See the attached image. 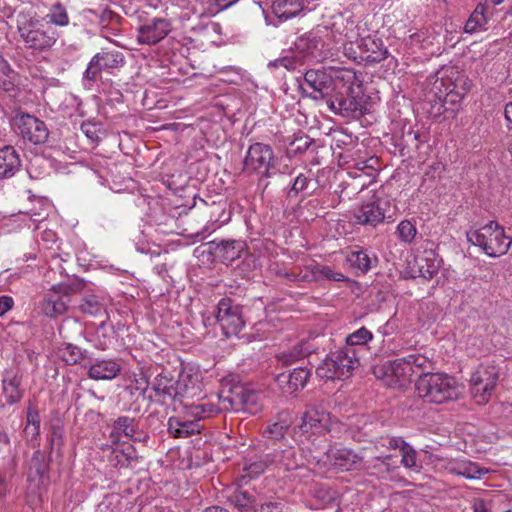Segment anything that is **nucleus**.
I'll use <instances>...</instances> for the list:
<instances>
[{
  "label": "nucleus",
  "mask_w": 512,
  "mask_h": 512,
  "mask_svg": "<svg viewBox=\"0 0 512 512\" xmlns=\"http://www.w3.org/2000/svg\"><path fill=\"white\" fill-rule=\"evenodd\" d=\"M335 37L328 27H318L298 38L294 48L287 55L270 61L268 67L297 70L305 63L322 62L333 56Z\"/></svg>",
  "instance_id": "f257e3e1"
},
{
  "label": "nucleus",
  "mask_w": 512,
  "mask_h": 512,
  "mask_svg": "<svg viewBox=\"0 0 512 512\" xmlns=\"http://www.w3.org/2000/svg\"><path fill=\"white\" fill-rule=\"evenodd\" d=\"M351 79L352 69L330 66L306 70L303 73V81L301 78H296V81L303 97L327 103L339 85L351 83Z\"/></svg>",
  "instance_id": "f03ea898"
},
{
  "label": "nucleus",
  "mask_w": 512,
  "mask_h": 512,
  "mask_svg": "<svg viewBox=\"0 0 512 512\" xmlns=\"http://www.w3.org/2000/svg\"><path fill=\"white\" fill-rule=\"evenodd\" d=\"M351 83H341L326 103L330 111L349 119H358L366 113V99L361 84L352 70Z\"/></svg>",
  "instance_id": "7ed1b4c3"
},
{
  "label": "nucleus",
  "mask_w": 512,
  "mask_h": 512,
  "mask_svg": "<svg viewBox=\"0 0 512 512\" xmlns=\"http://www.w3.org/2000/svg\"><path fill=\"white\" fill-rule=\"evenodd\" d=\"M17 31L24 47L33 54L49 51L59 38V33L49 23L26 16H18Z\"/></svg>",
  "instance_id": "20e7f679"
},
{
  "label": "nucleus",
  "mask_w": 512,
  "mask_h": 512,
  "mask_svg": "<svg viewBox=\"0 0 512 512\" xmlns=\"http://www.w3.org/2000/svg\"><path fill=\"white\" fill-rule=\"evenodd\" d=\"M466 236L468 242L480 247L493 258L506 254L512 244V238L506 236L504 228L496 221H490L477 230H470Z\"/></svg>",
  "instance_id": "39448f33"
},
{
  "label": "nucleus",
  "mask_w": 512,
  "mask_h": 512,
  "mask_svg": "<svg viewBox=\"0 0 512 512\" xmlns=\"http://www.w3.org/2000/svg\"><path fill=\"white\" fill-rule=\"evenodd\" d=\"M360 365L357 356V349L352 347H343L330 352L326 358L319 364L316 374L321 379H346L352 375L354 369Z\"/></svg>",
  "instance_id": "423d86ee"
},
{
  "label": "nucleus",
  "mask_w": 512,
  "mask_h": 512,
  "mask_svg": "<svg viewBox=\"0 0 512 512\" xmlns=\"http://www.w3.org/2000/svg\"><path fill=\"white\" fill-rule=\"evenodd\" d=\"M277 162L278 158L270 145L255 142L248 147L242 172L246 175L257 174L260 179L271 178L279 172Z\"/></svg>",
  "instance_id": "0eeeda50"
},
{
  "label": "nucleus",
  "mask_w": 512,
  "mask_h": 512,
  "mask_svg": "<svg viewBox=\"0 0 512 512\" xmlns=\"http://www.w3.org/2000/svg\"><path fill=\"white\" fill-rule=\"evenodd\" d=\"M83 287L84 283L80 279H73L66 283L53 285L41 301L40 307L42 312L50 318L63 315L68 309L70 295L79 292Z\"/></svg>",
  "instance_id": "6e6552de"
},
{
  "label": "nucleus",
  "mask_w": 512,
  "mask_h": 512,
  "mask_svg": "<svg viewBox=\"0 0 512 512\" xmlns=\"http://www.w3.org/2000/svg\"><path fill=\"white\" fill-rule=\"evenodd\" d=\"M499 379V367L493 361L481 363L471 374L470 390L479 405L489 402Z\"/></svg>",
  "instance_id": "1a4fd4ad"
},
{
  "label": "nucleus",
  "mask_w": 512,
  "mask_h": 512,
  "mask_svg": "<svg viewBox=\"0 0 512 512\" xmlns=\"http://www.w3.org/2000/svg\"><path fill=\"white\" fill-rule=\"evenodd\" d=\"M216 320L226 338L237 336L246 324L242 306L228 297L218 302Z\"/></svg>",
  "instance_id": "9d476101"
},
{
  "label": "nucleus",
  "mask_w": 512,
  "mask_h": 512,
  "mask_svg": "<svg viewBox=\"0 0 512 512\" xmlns=\"http://www.w3.org/2000/svg\"><path fill=\"white\" fill-rule=\"evenodd\" d=\"M125 63L122 52L117 50H102L96 53L89 61L83 73L84 85L88 88L101 78L102 71L110 72L112 69L120 68Z\"/></svg>",
  "instance_id": "9b49d317"
},
{
  "label": "nucleus",
  "mask_w": 512,
  "mask_h": 512,
  "mask_svg": "<svg viewBox=\"0 0 512 512\" xmlns=\"http://www.w3.org/2000/svg\"><path fill=\"white\" fill-rule=\"evenodd\" d=\"M429 364L428 358L421 354H409L397 358L383 366L384 374L392 376L399 385H404Z\"/></svg>",
  "instance_id": "f8f14e48"
},
{
  "label": "nucleus",
  "mask_w": 512,
  "mask_h": 512,
  "mask_svg": "<svg viewBox=\"0 0 512 512\" xmlns=\"http://www.w3.org/2000/svg\"><path fill=\"white\" fill-rule=\"evenodd\" d=\"M418 395L425 401L442 404L448 400V376L444 373H425L416 382Z\"/></svg>",
  "instance_id": "ddd939ff"
},
{
  "label": "nucleus",
  "mask_w": 512,
  "mask_h": 512,
  "mask_svg": "<svg viewBox=\"0 0 512 512\" xmlns=\"http://www.w3.org/2000/svg\"><path fill=\"white\" fill-rule=\"evenodd\" d=\"M227 411L256 414L261 406L260 395L252 390L236 386L225 392Z\"/></svg>",
  "instance_id": "4468645a"
},
{
  "label": "nucleus",
  "mask_w": 512,
  "mask_h": 512,
  "mask_svg": "<svg viewBox=\"0 0 512 512\" xmlns=\"http://www.w3.org/2000/svg\"><path fill=\"white\" fill-rule=\"evenodd\" d=\"M172 31L169 19L154 17L139 25L136 29V40L139 44L153 46L165 39Z\"/></svg>",
  "instance_id": "2eb2a0df"
},
{
  "label": "nucleus",
  "mask_w": 512,
  "mask_h": 512,
  "mask_svg": "<svg viewBox=\"0 0 512 512\" xmlns=\"http://www.w3.org/2000/svg\"><path fill=\"white\" fill-rule=\"evenodd\" d=\"M15 125L22 138L32 144L41 145L48 140L49 130L47 125L33 115L27 113L17 115Z\"/></svg>",
  "instance_id": "dca6fc26"
},
{
  "label": "nucleus",
  "mask_w": 512,
  "mask_h": 512,
  "mask_svg": "<svg viewBox=\"0 0 512 512\" xmlns=\"http://www.w3.org/2000/svg\"><path fill=\"white\" fill-rule=\"evenodd\" d=\"M209 254L215 260L224 264H230L240 258L246 248V244L242 240L222 239L212 240L206 244Z\"/></svg>",
  "instance_id": "f3484780"
},
{
  "label": "nucleus",
  "mask_w": 512,
  "mask_h": 512,
  "mask_svg": "<svg viewBox=\"0 0 512 512\" xmlns=\"http://www.w3.org/2000/svg\"><path fill=\"white\" fill-rule=\"evenodd\" d=\"M150 388L154 392V395H150V398L154 401L161 404L178 402L177 382L170 373L161 372L157 374L150 384Z\"/></svg>",
  "instance_id": "a211bd4d"
},
{
  "label": "nucleus",
  "mask_w": 512,
  "mask_h": 512,
  "mask_svg": "<svg viewBox=\"0 0 512 512\" xmlns=\"http://www.w3.org/2000/svg\"><path fill=\"white\" fill-rule=\"evenodd\" d=\"M331 417L325 410L310 406L304 412L299 426L301 432L312 434H324L330 430Z\"/></svg>",
  "instance_id": "6ab92c4d"
},
{
  "label": "nucleus",
  "mask_w": 512,
  "mask_h": 512,
  "mask_svg": "<svg viewBox=\"0 0 512 512\" xmlns=\"http://www.w3.org/2000/svg\"><path fill=\"white\" fill-rule=\"evenodd\" d=\"M87 368V375L92 380H112L116 378L122 369L119 360L114 358L92 359L83 364Z\"/></svg>",
  "instance_id": "aec40b11"
},
{
  "label": "nucleus",
  "mask_w": 512,
  "mask_h": 512,
  "mask_svg": "<svg viewBox=\"0 0 512 512\" xmlns=\"http://www.w3.org/2000/svg\"><path fill=\"white\" fill-rule=\"evenodd\" d=\"M309 377L310 371L306 367H297L288 373L278 374L275 380L283 393L292 394L303 389Z\"/></svg>",
  "instance_id": "412c9836"
},
{
  "label": "nucleus",
  "mask_w": 512,
  "mask_h": 512,
  "mask_svg": "<svg viewBox=\"0 0 512 512\" xmlns=\"http://www.w3.org/2000/svg\"><path fill=\"white\" fill-rule=\"evenodd\" d=\"M270 465L275 467H283L291 470L303 465L301 455L295 447L285 446L283 449H276L272 453L267 454Z\"/></svg>",
  "instance_id": "4be33fe9"
},
{
  "label": "nucleus",
  "mask_w": 512,
  "mask_h": 512,
  "mask_svg": "<svg viewBox=\"0 0 512 512\" xmlns=\"http://www.w3.org/2000/svg\"><path fill=\"white\" fill-rule=\"evenodd\" d=\"M357 48H361L363 60L366 63H379L388 56V50L384 47L382 40L371 36L360 38L357 41Z\"/></svg>",
  "instance_id": "5701e85b"
},
{
  "label": "nucleus",
  "mask_w": 512,
  "mask_h": 512,
  "mask_svg": "<svg viewBox=\"0 0 512 512\" xmlns=\"http://www.w3.org/2000/svg\"><path fill=\"white\" fill-rule=\"evenodd\" d=\"M384 218L385 211L378 201L363 203L355 212L356 223L361 225L376 227Z\"/></svg>",
  "instance_id": "b1692460"
},
{
  "label": "nucleus",
  "mask_w": 512,
  "mask_h": 512,
  "mask_svg": "<svg viewBox=\"0 0 512 512\" xmlns=\"http://www.w3.org/2000/svg\"><path fill=\"white\" fill-rule=\"evenodd\" d=\"M329 30L336 35L333 41L335 48L343 42H353L360 36L359 27L352 18H341L340 22H334Z\"/></svg>",
  "instance_id": "393cba45"
},
{
  "label": "nucleus",
  "mask_w": 512,
  "mask_h": 512,
  "mask_svg": "<svg viewBox=\"0 0 512 512\" xmlns=\"http://www.w3.org/2000/svg\"><path fill=\"white\" fill-rule=\"evenodd\" d=\"M21 167L19 154L12 146L0 149V180L13 177Z\"/></svg>",
  "instance_id": "a878e982"
},
{
  "label": "nucleus",
  "mask_w": 512,
  "mask_h": 512,
  "mask_svg": "<svg viewBox=\"0 0 512 512\" xmlns=\"http://www.w3.org/2000/svg\"><path fill=\"white\" fill-rule=\"evenodd\" d=\"M223 411H227L225 391L217 396V403L207 401L198 404H192L188 407V413L198 420L210 417Z\"/></svg>",
  "instance_id": "bb28decb"
},
{
  "label": "nucleus",
  "mask_w": 512,
  "mask_h": 512,
  "mask_svg": "<svg viewBox=\"0 0 512 512\" xmlns=\"http://www.w3.org/2000/svg\"><path fill=\"white\" fill-rule=\"evenodd\" d=\"M327 459L331 465L343 470L353 469L360 461V458L352 450L336 447L328 450Z\"/></svg>",
  "instance_id": "cd10ccee"
},
{
  "label": "nucleus",
  "mask_w": 512,
  "mask_h": 512,
  "mask_svg": "<svg viewBox=\"0 0 512 512\" xmlns=\"http://www.w3.org/2000/svg\"><path fill=\"white\" fill-rule=\"evenodd\" d=\"M167 429L175 438H187L199 433L201 425L196 420H181L179 417H170L167 421Z\"/></svg>",
  "instance_id": "c85d7f7f"
},
{
  "label": "nucleus",
  "mask_w": 512,
  "mask_h": 512,
  "mask_svg": "<svg viewBox=\"0 0 512 512\" xmlns=\"http://www.w3.org/2000/svg\"><path fill=\"white\" fill-rule=\"evenodd\" d=\"M40 415L34 407H28L26 413V425L23 430L24 438L31 445L36 448L40 445Z\"/></svg>",
  "instance_id": "c756f323"
},
{
  "label": "nucleus",
  "mask_w": 512,
  "mask_h": 512,
  "mask_svg": "<svg viewBox=\"0 0 512 512\" xmlns=\"http://www.w3.org/2000/svg\"><path fill=\"white\" fill-rule=\"evenodd\" d=\"M79 310L92 317L106 316V297L97 294H87L83 296L79 304Z\"/></svg>",
  "instance_id": "7c9ffc66"
},
{
  "label": "nucleus",
  "mask_w": 512,
  "mask_h": 512,
  "mask_svg": "<svg viewBox=\"0 0 512 512\" xmlns=\"http://www.w3.org/2000/svg\"><path fill=\"white\" fill-rule=\"evenodd\" d=\"M177 382L178 402L183 403L185 398H193L200 393L198 376L182 372L179 374Z\"/></svg>",
  "instance_id": "2f4dec72"
},
{
  "label": "nucleus",
  "mask_w": 512,
  "mask_h": 512,
  "mask_svg": "<svg viewBox=\"0 0 512 512\" xmlns=\"http://www.w3.org/2000/svg\"><path fill=\"white\" fill-rule=\"evenodd\" d=\"M21 379L13 372H6L2 379V395L7 404L18 403L22 398Z\"/></svg>",
  "instance_id": "473e14b6"
},
{
  "label": "nucleus",
  "mask_w": 512,
  "mask_h": 512,
  "mask_svg": "<svg viewBox=\"0 0 512 512\" xmlns=\"http://www.w3.org/2000/svg\"><path fill=\"white\" fill-rule=\"evenodd\" d=\"M291 424L292 418L290 413L288 411H281L277 414L276 420L267 426L263 434L269 439L280 440L284 438Z\"/></svg>",
  "instance_id": "72a5a7b5"
},
{
  "label": "nucleus",
  "mask_w": 512,
  "mask_h": 512,
  "mask_svg": "<svg viewBox=\"0 0 512 512\" xmlns=\"http://www.w3.org/2000/svg\"><path fill=\"white\" fill-rule=\"evenodd\" d=\"M312 351L313 348L309 342L301 341L290 349L277 354V359L284 365H290L305 358Z\"/></svg>",
  "instance_id": "f704fd0d"
},
{
  "label": "nucleus",
  "mask_w": 512,
  "mask_h": 512,
  "mask_svg": "<svg viewBox=\"0 0 512 512\" xmlns=\"http://www.w3.org/2000/svg\"><path fill=\"white\" fill-rule=\"evenodd\" d=\"M18 73L0 53V89L7 93H13L17 87Z\"/></svg>",
  "instance_id": "c9c22d12"
},
{
  "label": "nucleus",
  "mask_w": 512,
  "mask_h": 512,
  "mask_svg": "<svg viewBox=\"0 0 512 512\" xmlns=\"http://www.w3.org/2000/svg\"><path fill=\"white\" fill-rule=\"evenodd\" d=\"M59 355L67 365H77L83 361L91 360L90 353L87 350L71 343L60 348Z\"/></svg>",
  "instance_id": "e433bc0d"
},
{
  "label": "nucleus",
  "mask_w": 512,
  "mask_h": 512,
  "mask_svg": "<svg viewBox=\"0 0 512 512\" xmlns=\"http://www.w3.org/2000/svg\"><path fill=\"white\" fill-rule=\"evenodd\" d=\"M347 260L351 266L362 272L369 271L373 265L377 263V257L375 255L371 256L368 251L364 249L352 250L348 254Z\"/></svg>",
  "instance_id": "4c0bfd02"
},
{
  "label": "nucleus",
  "mask_w": 512,
  "mask_h": 512,
  "mask_svg": "<svg viewBox=\"0 0 512 512\" xmlns=\"http://www.w3.org/2000/svg\"><path fill=\"white\" fill-rule=\"evenodd\" d=\"M136 430L137 422L134 418L128 416H120L113 423L111 437H119L120 435H124L127 438L138 440V438L135 437Z\"/></svg>",
  "instance_id": "58836bf2"
},
{
  "label": "nucleus",
  "mask_w": 512,
  "mask_h": 512,
  "mask_svg": "<svg viewBox=\"0 0 512 512\" xmlns=\"http://www.w3.org/2000/svg\"><path fill=\"white\" fill-rule=\"evenodd\" d=\"M481 472L482 469L471 461H450V475L475 479L480 477Z\"/></svg>",
  "instance_id": "ea45409f"
},
{
  "label": "nucleus",
  "mask_w": 512,
  "mask_h": 512,
  "mask_svg": "<svg viewBox=\"0 0 512 512\" xmlns=\"http://www.w3.org/2000/svg\"><path fill=\"white\" fill-rule=\"evenodd\" d=\"M48 460L45 454L39 449L35 450L30 462L28 478L30 480L42 479L47 472Z\"/></svg>",
  "instance_id": "a19ab883"
},
{
  "label": "nucleus",
  "mask_w": 512,
  "mask_h": 512,
  "mask_svg": "<svg viewBox=\"0 0 512 512\" xmlns=\"http://www.w3.org/2000/svg\"><path fill=\"white\" fill-rule=\"evenodd\" d=\"M44 22L53 26H67L69 24V16L66 8L61 3L54 4L46 16L42 19Z\"/></svg>",
  "instance_id": "79ce46f5"
},
{
  "label": "nucleus",
  "mask_w": 512,
  "mask_h": 512,
  "mask_svg": "<svg viewBox=\"0 0 512 512\" xmlns=\"http://www.w3.org/2000/svg\"><path fill=\"white\" fill-rule=\"evenodd\" d=\"M395 234L401 243L410 245L414 242L418 230L414 222L405 219L399 222Z\"/></svg>",
  "instance_id": "37998d69"
},
{
  "label": "nucleus",
  "mask_w": 512,
  "mask_h": 512,
  "mask_svg": "<svg viewBox=\"0 0 512 512\" xmlns=\"http://www.w3.org/2000/svg\"><path fill=\"white\" fill-rule=\"evenodd\" d=\"M228 501L241 511H250L254 508L255 500L250 493L235 489L228 496Z\"/></svg>",
  "instance_id": "c03bdc74"
},
{
  "label": "nucleus",
  "mask_w": 512,
  "mask_h": 512,
  "mask_svg": "<svg viewBox=\"0 0 512 512\" xmlns=\"http://www.w3.org/2000/svg\"><path fill=\"white\" fill-rule=\"evenodd\" d=\"M50 455L56 454L57 457L62 456L63 446V426L60 420H57L51 425V433L49 437Z\"/></svg>",
  "instance_id": "a18cd8bd"
},
{
  "label": "nucleus",
  "mask_w": 512,
  "mask_h": 512,
  "mask_svg": "<svg viewBox=\"0 0 512 512\" xmlns=\"http://www.w3.org/2000/svg\"><path fill=\"white\" fill-rule=\"evenodd\" d=\"M372 339H373L372 332L369 331L365 327H361L358 330H356L346 336V338H345L346 346L345 347H352V348H356V346L363 347L368 342H370Z\"/></svg>",
  "instance_id": "49530a36"
},
{
  "label": "nucleus",
  "mask_w": 512,
  "mask_h": 512,
  "mask_svg": "<svg viewBox=\"0 0 512 512\" xmlns=\"http://www.w3.org/2000/svg\"><path fill=\"white\" fill-rule=\"evenodd\" d=\"M315 281L327 279L331 281H344L346 277L341 272L334 271L331 267L320 264H313Z\"/></svg>",
  "instance_id": "de8ad7c7"
},
{
  "label": "nucleus",
  "mask_w": 512,
  "mask_h": 512,
  "mask_svg": "<svg viewBox=\"0 0 512 512\" xmlns=\"http://www.w3.org/2000/svg\"><path fill=\"white\" fill-rule=\"evenodd\" d=\"M268 465H270V463L267 459V455L265 456V459L257 460L248 464L244 469L245 474L242 475V480L247 483V481L258 477L264 473Z\"/></svg>",
  "instance_id": "09e8293b"
},
{
  "label": "nucleus",
  "mask_w": 512,
  "mask_h": 512,
  "mask_svg": "<svg viewBox=\"0 0 512 512\" xmlns=\"http://www.w3.org/2000/svg\"><path fill=\"white\" fill-rule=\"evenodd\" d=\"M486 22L487 20L483 13V8L479 9V7H477L465 24V32L473 33L483 27Z\"/></svg>",
  "instance_id": "8fccbe9b"
},
{
  "label": "nucleus",
  "mask_w": 512,
  "mask_h": 512,
  "mask_svg": "<svg viewBox=\"0 0 512 512\" xmlns=\"http://www.w3.org/2000/svg\"><path fill=\"white\" fill-rule=\"evenodd\" d=\"M401 464L408 469L418 470L416 450L408 444L401 452Z\"/></svg>",
  "instance_id": "3c124183"
},
{
  "label": "nucleus",
  "mask_w": 512,
  "mask_h": 512,
  "mask_svg": "<svg viewBox=\"0 0 512 512\" xmlns=\"http://www.w3.org/2000/svg\"><path fill=\"white\" fill-rule=\"evenodd\" d=\"M359 40H360V38H358L357 40H354L353 42L346 41L341 44L343 46L344 55L347 58H349L357 63H362V62H364L362 50H361V48H357V41H359Z\"/></svg>",
  "instance_id": "603ef678"
},
{
  "label": "nucleus",
  "mask_w": 512,
  "mask_h": 512,
  "mask_svg": "<svg viewBox=\"0 0 512 512\" xmlns=\"http://www.w3.org/2000/svg\"><path fill=\"white\" fill-rule=\"evenodd\" d=\"M105 326V321H102L99 327L97 328L93 338L87 339L89 342L93 343L94 347L98 350H107L110 345V340L104 334L103 329Z\"/></svg>",
  "instance_id": "864d4df0"
},
{
  "label": "nucleus",
  "mask_w": 512,
  "mask_h": 512,
  "mask_svg": "<svg viewBox=\"0 0 512 512\" xmlns=\"http://www.w3.org/2000/svg\"><path fill=\"white\" fill-rule=\"evenodd\" d=\"M101 130V124L95 121L88 120L81 124V131L92 142L99 140Z\"/></svg>",
  "instance_id": "5fc2aeb1"
},
{
  "label": "nucleus",
  "mask_w": 512,
  "mask_h": 512,
  "mask_svg": "<svg viewBox=\"0 0 512 512\" xmlns=\"http://www.w3.org/2000/svg\"><path fill=\"white\" fill-rule=\"evenodd\" d=\"M295 281L294 282H312L315 281V274L313 264L305 266L304 268L295 267Z\"/></svg>",
  "instance_id": "6e6d98bb"
},
{
  "label": "nucleus",
  "mask_w": 512,
  "mask_h": 512,
  "mask_svg": "<svg viewBox=\"0 0 512 512\" xmlns=\"http://www.w3.org/2000/svg\"><path fill=\"white\" fill-rule=\"evenodd\" d=\"M310 180L303 174V173H300L295 179H294V182L290 188V191H289V195L292 196H296L298 195L300 192H303L307 189L308 187V184H309Z\"/></svg>",
  "instance_id": "4d7b16f0"
},
{
  "label": "nucleus",
  "mask_w": 512,
  "mask_h": 512,
  "mask_svg": "<svg viewBox=\"0 0 512 512\" xmlns=\"http://www.w3.org/2000/svg\"><path fill=\"white\" fill-rule=\"evenodd\" d=\"M452 509L454 510L453 512H470L472 507L467 499L453 498L450 501V511Z\"/></svg>",
  "instance_id": "13d9d810"
},
{
  "label": "nucleus",
  "mask_w": 512,
  "mask_h": 512,
  "mask_svg": "<svg viewBox=\"0 0 512 512\" xmlns=\"http://www.w3.org/2000/svg\"><path fill=\"white\" fill-rule=\"evenodd\" d=\"M384 445L391 449H398L401 452L408 443L401 437H389L385 440Z\"/></svg>",
  "instance_id": "bf43d9fd"
},
{
  "label": "nucleus",
  "mask_w": 512,
  "mask_h": 512,
  "mask_svg": "<svg viewBox=\"0 0 512 512\" xmlns=\"http://www.w3.org/2000/svg\"><path fill=\"white\" fill-rule=\"evenodd\" d=\"M261 512H286L285 504L281 501L267 502L261 506Z\"/></svg>",
  "instance_id": "052dcab7"
},
{
  "label": "nucleus",
  "mask_w": 512,
  "mask_h": 512,
  "mask_svg": "<svg viewBox=\"0 0 512 512\" xmlns=\"http://www.w3.org/2000/svg\"><path fill=\"white\" fill-rule=\"evenodd\" d=\"M14 306V300L11 296L3 295L0 297V317L4 316Z\"/></svg>",
  "instance_id": "680f3d73"
},
{
  "label": "nucleus",
  "mask_w": 512,
  "mask_h": 512,
  "mask_svg": "<svg viewBox=\"0 0 512 512\" xmlns=\"http://www.w3.org/2000/svg\"><path fill=\"white\" fill-rule=\"evenodd\" d=\"M425 258H416L415 262L418 265V275L423 277H432L433 274L436 272V268L434 266H429L425 270L423 266L421 265V262L426 261Z\"/></svg>",
  "instance_id": "e2e57ef3"
},
{
  "label": "nucleus",
  "mask_w": 512,
  "mask_h": 512,
  "mask_svg": "<svg viewBox=\"0 0 512 512\" xmlns=\"http://www.w3.org/2000/svg\"><path fill=\"white\" fill-rule=\"evenodd\" d=\"M449 94H450V114L456 113L459 110L458 102L463 97L464 93L454 92L452 89H450Z\"/></svg>",
  "instance_id": "0e129e2a"
},
{
  "label": "nucleus",
  "mask_w": 512,
  "mask_h": 512,
  "mask_svg": "<svg viewBox=\"0 0 512 512\" xmlns=\"http://www.w3.org/2000/svg\"><path fill=\"white\" fill-rule=\"evenodd\" d=\"M464 385L457 384L455 381L452 382L450 377V400L458 399L464 392Z\"/></svg>",
  "instance_id": "69168bd1"
},
{
  "label": "nucleus",
  "mask_w": 512,
  "mask_h": 512,
  "mask_svg": "<svg viewBox=\"0 0 512 512\" xmlns=\"http://www.w3.org/2000/svg\"><path fill=\"white\" fill-rule=\"evenodd\" d=\"M504 115H505V118H506V120L508 122V127L512 128V102H509L505 106Z\"/></svg>",
  "instance_id": "338daca9"
},
{
  "label": "nucleus",
  "mask_w": 512,
  "mask_h": 512,
  "mask_svg": "<svg viewBox=\"0 0 512 512\" xmlns=\"http://www.w3.org/2000/svg\"><path fill=\"white\" fill-rule=\"evenodd\" d=\"M295 270H296V269H295V267H294V268H292L291 270H283V271L281 270V271H279L278 273H279L281 276H283V277H285L286 279H288L289 281H293V282H294V281H295Z\"/></svg>",
  "instance_id": "774afa93"
}]
</instances>
